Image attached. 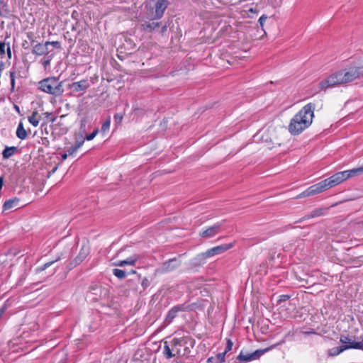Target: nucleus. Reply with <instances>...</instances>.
Here are the masks:
<instances>
[{"label": "nucleus", "mask_w": 363, "mask_h": 363, "mask_svg": "<svg viewBox=\"0 0 363 363\" xmlns=\"http://www.w3.org/2000/svg\"><path fill=\"white\" fill-rule=\"evenodd\" d=\"M363 76V66L341 69L332 74L319 82V88L325 90L328 88L351 82Z\"/></svg>", "instance_id": "obj_1"}, {"label": "nucleus", "mask_w": 363, "mask_h": 363, "mask_svg": "<svg viewBox=\"0 0 363 363\" xmlns=\"http://www.w3.org/2000/svg\"><path fill=\"white\" fill-rule=\"evenodd\" d=\"M315 108V104L309 103L293 117L289 125V131L291 135H298L311 125L314 117Z\"/></svg>", "instance_id": "obj_2"}, {"label": "nucleus", "mask_w": 363, "mask_h": 363, "mask_svg": "<svg viewBox=\"0 0 363 363\" xmlns=\"http://www.w3.org/2000/svg\"><path fill=\"white\" fill-rule=\"evenodd\" d=\"M346 179H347L344 171L337 172L332 175L330 177L311 186L306 191H303L298 197H306L319 194L329 188L342 183Z\"/></svg>", "instance_id": "obj_3"}, {"label": "nucleus", "mask_w": 363, "mask_h": 363, "mask_svg": "<svg viewBox=\"0 0 363 363\" xmlns=\"http://www.w3.org/2000/svg\"><path fill=\"white\" fill-rule=\"evenodd\" d=\"M62 83L57 77H48L38 82V89L47 94L60 96L64 92Z\"/></svg>", "instance_id": "obj_4"}, {"label": "nucleus", "mask_w": 363, "mask_h": 363, "mask_svg": "<svg viewBox=\"0 0 363 363\" xmlns=\"http://www.w3.org/2000/svg\"><path fill=\"white\" fill-rule=\"evenodd\" d=\"M89 253L90 245L89 242L86 241L82 244L78 255L67 264V270L70 271L75 268L77 266L79 265L86 258Z\"/></svg>", "instance_id": "obj_5"}, {"label": "nucleus", "mask_w": 363, "mask_h": 363, "mask_svg": "<svg viewBox=\"0 0 363 363\" xmlns=\"http://www.w3.org/2000/svg\"><path fill=\"white\" fill-rule=\"evenodd\" d=\"M108 296V290L99 285H92L87 291L86 296L92 301H98Z\"/></svg>", "instance_id": "obj_6"}, {"label": "nucleus", "mask_w": 363, "mask_h": 363, "mask_svg": "<svg viewBox=\"0 0 363 363\" xmlns=\"http://www.w3.org/2000/svg\"><path fill=\"white\" fill-rule=\"evenodd\" d=\"M169 5V2L167 0H158L155 4V13L151 12L150 14L147 16V18L152 21L160 19Z\"/></svg>", "instance_id": "obj_7"}, {"label": "nucleus", "mask_w": 363, "mask_h": 363, "mask_svg": "<svg viewBox=\"0 0 363 363\" xmlns=\"http://www.w3.org/2000/svg\"><path fill=\"white\" fill-rule=\"evenodd\" d=\"M349 349L362 350H363V342H351V345H343L335 347L328 350V356L335 357Z\"/></svg>", "instance_id": "obj_8"}, {"label": "nucleus", "mask_w": 363, "mask_h": 363, "mask_svg": "<svg viewBox=\"0 0 363 363\" xmlns=\"http://www.w3.org/2000/svg\"><path fill=\"white\" fill-rule=\"evenodd\" d=\"M150 21L151 20L147 19V18L146 19L143 18L141 20H140V30L145 33H152L153 31L158 29L162 25V22H155Z\"/></svg>", "instance_id": "obj_9"}, {"label": "nucleus", "mask_w": 363, "mask_h": 363, "mask_svg": "<svg viewBox=\"0 0 363 363\" xmlns=\"http://www.w3.org/2000/svg\"><path fill=\"white\" fill-rule=\"evenodd\" d=\"M189 306L186 303L177 305L172 307L167 313L164 323L166 324H170L173 320L178 315L179 312L186 311L189 309Z\"/></svg>", "instance_id": "obj_10"}, {"label": "nucleus", "mask_w": 363, "mask_h": 363, "mask_svg": "<svg viewBox=\"0 0 363 363\" xmlns=\"http://www.w3.org/2000/svg\"><path fill=\"white\" fill-rule=\"evenodd\" d=\"M90 86L88 79H82L79 82H73L68 84V88L73 95L79 94L81 92L84 91Z\"/></svg>", "instance_id": "obj_11"}, {"label": "nucleus", "mask_w": 363, "mask_h": 363, "mask_svg": "<svg viewBox=\"0 0 363 363\" xmlns=\"http://www.w3.org/2000/svg\"><path fill=\"white\" fill-rule=\"evenodd\" d=\"M181 264L182 262L179 259L172 258L164 262L158 271H160L161 273L170 272L180 267Z\"/></svg>", "instance_id": "obj_12"}, {"label": "nucleus", "mask_w": 363, "mask_h": 363, "mask_svg": "<svg viewBox=\"0 0 363 363\" xmlns=\"http://www.w3.org/2000/svg\"><path fill=\"white\" fill-rule=\"evenodd\" d=\"M222 223H216L213 225L210 226L206 230L200 232L199 235L204 238H211L216 236L220 231L222 227Z\"/></svg>", "instance_id": "obj_13"}, {"label": "nucleus", "mask_w": 363, "mask_h": 363, "mask_svg": "<svg viewBox=\"0 0 363 363\" xmlns=\"http://www.w3.org/2000/svg\"><path fill=\"white\" fill-rule=\"evenodd\" d=\"M234 246L233 242L228 243V244H223L214 247H212L209 250H208L206 252V255L209 257H211L213 256H215L216 255H220L227 250L231 249Z\"/></svg>", "instance_id": "obj_14"}, {"label": "nucleus", "mask_w": 363, "mask_h": 363, "mask_svg": "<svg viewBox=\"0 0 363 363\" xmlns=\"http://www.w3.org/2000/svg\"><path fill=\"white\" fill-rule=\"evenodd\" d=\"M184 342L180 341V338L174 337L171 341V347L174 351V357H184L186 356V352L182 351Z\"/></svg>", "instance_id": "obj_15"}, {"label": "nucleus", "mask_w": 363, "mask_h": 363, "mask_svg": "<svg viewBox=\"0 0 363 363\" xmlns=\"http://www.w3.org/2000/svg\"><path fill=\"white\" fill-rule=\"evenodd\" d=\"M51 50L49 49L48 43H36L34 49L32 50V53L38 56L48 55Z\"/></svg>", "instance_id": "obj_16"}, {"label": "nucleus", "mask_w": 363, "mask_h": 363, "mask_svg": "<svg viewBox=\"0 0 363 363\" xmlns=\"http://www.w3.org/2000/svg\"><path fill=\"white\" fill-rule=\"evenodd\" d=\"M327 211V208H318L312 211L310 213L306 215L305 216L301 218L299 220H296L295 223H301L303 220L316 218L321 216L325 214V213Z\"/></svg>", "instance_id": "obj_17"}, {"label": "nucleus", "mask_w": 363, "mask_h": 363, "mask_svg": "<svg viewBox=\"0 0 363 363\" xmlns=\"http://www.w3.org/2000/svg\"><path fill=\"white\" fill-rule=\"evenodd\" d=\"M207 258L209 257L206 255V252L200 253L192 259L190 264L192 267H201L206 263Z\"/></svg>", "instance_id": "obj_18"}, {"label": "nucleus", "mask_w": 363, "mask_h": 363, "mask_svg": "<svg viewBox=\"0 0 363 363\" xmlns=\"http://www.w3.org/2000/svg\"><path fill=\"white\" fill-rule=\"evenodd\" d=\"M180 341L184 342L183 350L186 352V356H188L191 352V348H193L195 344V340L190 337H180Z\"/></svg>", "instance_id": "obj_19"}, {"label": "nucleus", "mask_w": 363, "mask_h": 363, "mask_svg": "<svg viewBox=\"0 0 363 363\" xmlns=\"http://www.w3.org/2000/svg\"><path fill=\"white\" fill-rule=\"evenodd\" d=\"M19 201V199L16 197L6 201L3 205V211H12L13 208L17 209Z\"/></svg>", "instance_id": "obj_20"}, {"label": "nucleus", "mask_w": 363, "mask_h": 363, "mask_svg": "<svg viewBox=\"0 0 363 363\" xmlns=\"http://www.w3.org/2000/svg\"><path fill=\"white\" fill-rule=\"evenodd\" d=\"M21 152V150L17 147L6 146L3 152H1L2 157L4 159H9L14 155L19 154Z\"/></svg>", "instance_id": "obj_21"}, {"label": "nucleus", "mask_w": 363, "mask_h": 363, "mask_svg": "<svg viewBox=\"0 0 363 363\" xmlns=\"http://www.w3.org/2000/svg\"><path fill=\"white\" fill-rule=\"evenodd\" d=\"M16 136L21 140H25L28 137V133L25 130L23 123L20 122L16 130Z\"/></svg>", "instance_id": "obj_22"}, {"label": "nucleus", "mask_w": 363, "mask_h": 363, "mask_svg": "<svg viewBox=\"0 0 363 363\" xmlns=\"http://www.w3.org/2000/svg\"><path fill=\"white\" fill-rule=\"evenodd\" d=\"M344 172L345 173L347 179H349L350 177L362 174L363 173V166Z\"/></svg>", "instance_id": "obj_23"}, {"label": "nucleus", "mask_w": 363, "mask_h": 363, "mask_svg": "<svg viewBox=\"0 0 363 363\" xmlns=\"http://www.w3.org/2000/svg\"><path fill=\"white\" fill-rule=\"evenodd\" d=\"M163 354L167 359H170L174 357L171 344L169 345L167 342H164V343Z\"/></svg>", "instance_id": "obj_24"}, {"label": "nucleus", "mask_w": 363, "mask_h": 363, "mask_svg": "<svg viewBox=\"0 0 363 363\" xmlns=\"http://www.w3.org/2000/svg\"><path fill=\"white\" fill-rule=\"evenodd\" d=\"M278 345H279V344L278 343V344L274 345L271 346L270 347L266 348L264 350H257L254 352L251 353V354L253 357V359L255 360V359H259L266 352L270 350L272 348L275 347Z\"/></svg>", "instance_id": "obj_25"}, {"label": "nucleus", "mask_w": 363, "mask_h": 363, "mask_svg": "<svg viewBox=\"0 0 363 363\" xmlns=\"http://www.w3.org/2000/svg\"><path fill=\"white\" fill-rule=\"evenodd\" d=\"M40 116L38 111H33L32 114L28 116V121L35 127H37L39 124Z\"/></svg>", "instance_id": "obj_26"}, {"label": "nucleus", "mask_w": 363, "mask_h": 363, "mask_svg": "<svg viewBox=\"0 0 363 363\" xmlns=\"http://www.w3.org/2000/svg\"><path fill=\"white\" fill-rule=\"evenodd\" d=\"M84 143V140H82L80 141H77L75 145L69 147L66 152L68 153L69 155H73Z\"/></svg>", "instance_id": "obj_27"}, {"label": "nucleus", "mask_w": 363, "mask_h": 363, "mask_svg": "<svg viewBox=\"0 0 363 363\" xmlns=\"http://www.w3.org/2000/svg\"><path fill=\"white\" fill-rule=\"evenodd\" d=\"M113 274L120 279H124L127 274L125 271L117 268L113 269Z\"/></svg>", "instance_id": "obj_28"}, {"label": "nucleus", "mask_w": 363, "mask_h": 363, "mask_svg": "<svg viewBox=\"0 0 363 363\" xmlns=\"http://www.w3.org/2000/svg\"><path fill=\"white\" fill-rule=\"evenodd\" d=\"M237 359L240 361L244 362H250L254 360L251 353L244 354L242 352H240Z\"/></svg>", "instance_id": "obj_29"}, {"label": "nucleus", "mask_w": 363, "mask_h": 363, "mask_svg": "<svg viewBox=\"0 0 363 363\" xmlns=\"http://www.w3.org/2000/svg\"><path fill=\"white\" fill-rule=\"evenodd\" d=\"M138 259H139V256L137 255H134L124 260L125 265L128 264V265L134 266Z\"/></svg>", "instance_id": "obj_30"}, {"label": "nucleus", "mask_w": 363, "mask_h": 363, "mask_svg": "<svg viewBox=\"0 0 363 363\" xmlns=\"http://www.w3.org/2000/svg\"><path fill=\"white\" fill-rule=\"evenodd\" d=\"M60 259V257L57 258L55 260H52V261H50V262H48L45 264H44L43 266L40 267H38L36 269V272H42V271H44L47 268L50 267V266H52L53 264H55L57 261H58Z\"/></svg>", "instance_id": "obj_31"}, {"label": "nucleus", "mask_w": 363, "mask_h": 363, "mask_svg": "<svg viewBox=\"0 0 363 363\" xmlns=\"http://www.w3.org/2000/svg\"><path fill=\"white\" fill-rule=\"evenodd\" d=\"M110 124H111V118L110 117H108L102 124L101 125V131L102 133H106V131H108L109 130V128H110Z\"/></svg>", "instance_id": "obj_32"}, {"label": "nucleus", "mask_w": 363, "mask_h": 363, "mask_svg": "<svg viewBox=\"0 0 363 363\" xmlns=\"http://www.w3.org/2000/svg\"><path fill=\"white\" fill-rule=\"evenodd\" d=\"M340 341L344 345H351V342H355L354 341H352L349 336L342 335L340 337Z\"/></svg>", "instance_id": "obj_33"}, {"label": "nucleus", "mask_w": 363, "mask_h": 363, "mask_svg": "<svg viewBox=\"0 0 363 363\" xmlns=\"http://www.w3.org/2000/svg\"><path fill=\"white\" fill-rule=\"evenodd\" d=\"M52 59V55H48L46 59H43L41 60V63L45 69H46L50 64V61Z\"/></svg>", "instance_id": "obj_34"}, {"label": "nucleus", "mask_w": 363, "mask_h": 363, "mask_svg": "<svg viewBox=\"0 0 363 363\" xmlns=\"http://www.w3.org/2000/svg\"><path fill=\"white\" fill-rule=\"evenodd\" d=\"M98 133H99V129L98 128H95L91 133L88 134V135H86L85 136L84 140H93L95 138V136L97 135Z\"/></svg>", "instance_id": "obj_35"}, {"label": "nucleus", "mask_w": 363, "mask_h": 363, "mask_svg": "<svg viewBox=\"0 0 363 363\" xmlns=\"http://www.w3.org/2000/svg\"><path fill=\"white\" fill-rule=\"evenodd\" d=\"M267 18H268V16L265 14H263L259 17V18L258 20V22H259L262 30H264V23Z\"/></svg>", "instance_id": "obj_36"}, {"label": "nucleus", "mask_w": 363, "mask_h": 363, "mask_svg": "<svg viewBox=\"0 0 363 363\" xmlns=\"http://www.w3.org/2000/svg\"><path fill=\"white\" fill-rule=\"evenodd\" d=\"M9 77H10V82H11V89H13L14 85H15V77H16L15 72H10Z\"/></svg>", "instance_id": "obj_37"}, {"label": "nucleus", "mask_w": 363, "mask_h": 363, "mask_svg": "<svg viewBox=\"0 0 363 363\" xmlns=\"http://www.w3.org/2000/svg\"><path fill=\"white\" fill-rule=\"evenodd\" d=\"M233 345V343L232 340L230 339H228L226 347H225L224 352H225L227 354V352L230 351L232 350Z\"/></svg>", "instance_id": "obj_38"}, {"label": "nucleus", "mask_w": 363, "mask_h": 363, "mask_svg": "<svg viewBox=\"0 0 363 363\" xmlns=\"http://www.w3.org/2000/svg\"><path fill=\"white\" fill-rule=\"evenodd\" d=\"M48 43V47L50 45H52L53 47L56 48L57 49H61V44L59 41H46Z\"/></svg>", "instance_id": "obj_39"}, {"label": "nucleus", "mask_w": 363, "mask_h": 363, "mask_svg": "<svg viewBox=\"0 0 363 363\" xmlns=\"http://www.w3.org/2000/svg\"><path fill=\"white\" fill-rule=\"evenodd\" d=\"M290 298V296L287 295V294H283V295H281L279 296V298L277 301L278 303H281L282 302H284V301H286L287 300H289Z\"/></svg>", "instance_id": "obj_40"}, {"label": "nucleus", "mask_w": 363, "mask_h": 363, "mask_svg": "<svg viewBox=\"0 0 363 363\" xmlns=\"http://www.w3.org/2000/svg\"><path fill=\"white\" fill-rule=\"evenodd\" d=\"M225 354L226 353L225 352H222V353H218L217 354V359L220 361V363H223L225 362Z\"/></svg>", "instance_id": "obj_41"}, {"label": "nucleus", "mask_w": 363, "mask_h": 363, "mask_svg": "<svg viewBox=\"0 0 363 363\" xmlns=\"http://www.w3.org/2000/svg\"><path fill=\"white\" fill-rule=\"evenodd\" d=\"M141 285L143 287V289H145L146 288H147L150 286L149 280L146 277H145L142 280Z\"/></svg>", "instance_id": "obj_42"}, {"label": "nucleus", "mask_w": 363, "mask_h": 363, "mask_svg": "<svg viewBox=\"0 0 363 363\" xmlns=\"http://www.w3.org/2000/svg\"><path fill=\"white\" fill-rule=\"evenodd\" d=\"M123 116L118 113L115 114L114 120L116 123H120L122 121Z\"/></svg>", "instance_id": "obj_43"}, {"label": "nucleus", "mask_w": 363, "mask_h": 363, "mask_svg": "<svg viewBox=\"0 0 363 363\" xmlns=\"http://www.w3.org/2000/svg\"><path fill=\"white\" fill-rule=\"evenodd\" d=\"M86 118H83L81 120V130H82L83 133L85 132V128H86Z\"/></svg>", "instance_id": "obj_44"}, {"label": "nucleus", "mask_w": 363, "mask_h": 363, "mask_svg": "<svg viewBox=\"0 0 363 363\" xmlns=\"http://www.w3.org/2000/svg\"><path fill=\"white\" fill-rule=\"evenodd\" d=\"M27 274H28L27 272H24V273L21 275V278L18 281V285H21L22 284L23 281L26 279V278L27 277Z\"/></svg>", "instance_id": "obj_45"}, {"label": "nucleus", "mask_w": 363, "mask_h": 363, "mask_svg": "<svg viewBox=\"0 0 363 363\" xmlns=\"http://www.w3.org/2000/svg\"><path fill=\"white\" fill-rule=\"evenodd\" d=\"M6 45L4 43H1V58L4 57V55L6 54Z\"/></svg>", "instance_id": "obj_46"}, {"label": "nucleus", "mask_w": 363, "mask_h": 363, "mask_svg": "<svg viewBox=\"0 0 363 363\" xmlns=\"http://www.w3.org/2000/svg\"><path fill=\"white\" fill-rule=\"evenodd\" d=\"M6 55L9 59L11 58V50L9 44L6 45Z\"/></svg>", "instance_id": "obj_47"}, {"label": "nucleus", "mask_w": 363, "mask_h": 363, "mask_svg": "<svg viewBox=\"0 0 363 363\" xmlns=\"http://www.w3.org/2000/svg\"><path fill=\"white\" fill-rule=\"evenodd\" d=\"M16 255V250H15L14 252H13V251H11V250H9V251L6 253V256H9V257H14Z\"/></svg>", "instance_id": "obj_48"}, {"label": "nucleus", "mask_w": 363, "mask_h": 363, "mask_svg": "<svg viewBox=\"0 0 363 363\" xmlns=\"http://www.w3.org/2000/svg\"><path fill=\"white\" fill-rule=\"evenodd\" d=\"M114 264L118 267H123L125 266V262L124 260L118 261L117 262H115Z\"/></svg>", "instance_id": "obj_49"}, {"label": "nucleus", "mask_w": 363, "mask_h": 363, "mask_svg": "<svg viewBox=\"0 0 363 363\" xmlns=\"http://www.w3.org/2000/svg\"><path fill=\"white\" fill-rule=\"evenodd\" d=\"M167 28H166V26H162L161 27L160 33H161L162 35H165V33H166V32H167Z\"/></svg>", "instance_id": "obj_50"}, {"label": "nucleus", "mask_w": 363, "mask_h": 363, "mask_svg": "<svg viewBox=\"0 0 363 363\" xmlns=\"http://www.w3.org/2000/svg\"><path fill=\"white\" fill-rule=\"evenodd\" d=\"M27 37L30 40V42H31L32 39H35L33 33H27Z\"/></svg>", "instance_id": "obj_51"}, {"label": "nucleus", "mask_w": 363, "mask_h": 363, "mask_svg": "<svg viewBox=\"0 0 363 363\" xmlns=\"http://www.w3.org/2000/svg\"><path fill=\"white\" fill-rule=\"evenodd\" d=\"M36 43H39L37 42L35 39H32L30 42V45L32 46L33 49H34V46L36 45Z\"/></svg>", "instance_id": "obj_52"}, {"label": "nucleus", "mask_w": 363, "mask_h": 363, "mask_svg": "<svg viewBox=\"0 0 363 363\" xmlns=\"http://www.w3.org/2000/svg\"><path fill=\"white\" fill-rule=\"evenodd\" d=\"M169 25H170V22L168 21L164 23L163 26H166V28H167L169 26Z\"/></svg>", "instance_id": "obj_53"}, {"label": "nucleus", "mask_w": 363, "mask_h": 363, "mask_svg": "<svg viewBox=\"0 0 363 363\" xmlns=\"http://www.w3.org/2000/svg\"><path fill=\"white\" fill-rule=\"evenodd\" d=\"M1 10L4 9V7L6 6V5L4 2V0H1Z\"/></svg>", "instance_id": "obj_54"}, {"label": "nucleus", "mask_w": 363, "mask_h": 363, "mask_svg": "<svg viewBox=\"0 0 363 363\" xmlns=\"http://www.w3.org/2000/svg\"><path fill=\"white\" fill-rule=\"evenodd\" d=\"M67 155H68V153H65L63 155H62V157L63 160H65L67 157Z\"/></svg>", "instance_id": "obj_55"}, {"label": "nucleus", "mask_w": 363, "mask_h": 363, "mask_svg": "<svg viewBox=\"0 0 363 363\" xmlns=\"http://www.w3.org/2000/svg\"><path fill=\"white\" fill-rule=\"evenodd\" d=\"M6 308V304H5L3 307H1V314L4 313V310Z\"/></svg>", "instance_id": "obj_56"}, {"label": "nucleus", "mask_w": 363, "mask_h": 363, "mask_svg": "<svg viewBox=\"0 0 363 363\" xmlns=\"http://www.w3.org/2000/svg\"><path fill=\"white\" fill-rule=\"evenodd\" d=\"M14 107H15V109L19 113L20 112L19 107L16 105H15Z\"/></svg>", "instance_id": "obj_57"}, {"label": "nucleus", "mask_w": 363, "mask_h": 363, "mask_svg": "<svg viewBox=\"0 0 363 363\" xmlns=\"http://www.w3.org/2000/svg\"><path fill=\"white\" fill-rule=\"evenodd\" d=\"M56 270H57V269H56V268H55V269L51 272L50 275L54 274L56 272Z\"/></svg>", "instance_id": "obj_58"}, {"label": "nucleus", "mask_w": 363, "mask_h": 363, "mask_svg": "<svg viewBox=\"0 0 363 363\" xmlns=\"http://www.w3.org/2000/svg\"><path fill=\"white\" fill-rule=\"evenodd\" d=\"M359 338H360L362 340H361V341H359V342H363V335H362V336H360V337H359Z\"/></svg>", "instance_id": "obj_59"}, {"label": "nucleus", "mask_w": 363, "mask_h": 363, "mask_svg": "<svg viewBox=\"0 0 363 363\" xmlns=\"http://www.w3.org/2000/svg\"><path fill=\"white\" fill-rule=\"evenodd\" d=\"M129 273H131V274H135L136 272L135 270H131Z\"/></svg>", "instance_id": "obj_60"}, {"label": "nucleus", "mask_w": 363, "mask_h": 363, "mask_svg": "<svg viewBox=\"0 0 363 363\" xmlns=\"http://www.w3.org/2000/svg\"><path fill=\"white\" fill-rule=\"evenodd\" d=\"M1 186L4 185V179H3V178H2V177H1Z\"/></svg>", "instance_id": "obj_61"}, {"label": "nucleus", "mask_w": 363, "mask_h": 363, "mask_svg": "<svg viewBox=\"0 0 363 363\" xmlns=\"http://www.w3.org/2000/svg\"><path fill=\"white\" fill-rule=\"evenodd\" d=\"M45 114L46 115V117H48V116L50 115V113H48V112H47V113H45Z\"/></svg>", "instance_id": "obj_62"}, {"label": "nucleus", "mask_w": 363, "mask_h": 363, "mask_svg": "<svg viewBox=\"0 0 363 363\" xmlns=\"http://www.w3.org/2000/svg\"><path fill=\"white\" fill-rule=\"evenodd\" d=\"M5 11H6V13L8 14L9 13V11L7 10L6 9H5Z\"/></svg>", "instance_id": "obj_63"}, {"label": "nucleus", "mask_w": 363, "mask_h": 363, "mask_svg": "<svg viewBox=\"0 0 363 363\" xmlns=\"http://www.w3.org/2000/svg\"><path fill=\"white\" fill-rule=\"evenodd\" d=\"M55 118H52V119H50V121H51L52 122H54V121H55Z\"/></svg>", "instance_id": "obj_64"}]
</instances>
